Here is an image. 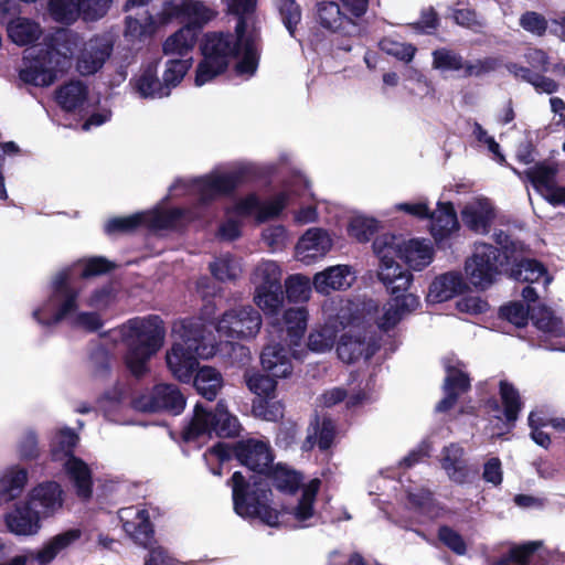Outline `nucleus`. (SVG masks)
<instances>
[{
  "label": "nucleus",
  "mask_w": 565,
  "mask_h": 565,
  "mask_svg": "<svg viewBox=\"0 0 565 565\" xmlns=\"http://www.w3.org/2000/svg\"><path fill=\"white\" fill-rule=\"evenodd\" d=\"M102 337L119 339L127 347L125 363L136 377L143 376L147 363L162 347L166 329L162 319L157 315L147 318H132L121 326L104 332Z\"/></svg>",
  "instance_id": "1"
},
{
  "label": "nucleus",
  "mask_w": 565,
  "mask_h": 565,
  "mask_svg": "<svg viewBox=\"0 0 565 565\" xmlns=\"http://www.w3.org/2000/svg\"><path fill=\"white\" fill-rule=\"evenodd\" d=\"M232 489L233 511L244 520H259L270 527L284 523V510L271 507L273 491L262 476H245L235 471L226 481Z\"/></svg>",
  "instance_id": "2"
},
{
  "label": "nucleus",
  "mask_w": 565,
  "mask_h": 565,
  "mask_svg": "<svg viewBox=\"0 0 565 565\" xmlns=\"http://www.w3.org/2000/svg\"><path fill=\"white\" fill-rule=\"evenodd\" d=\"M380 258L379 280L385 286L391 295L388 307L385 308L382 317L379 318L377 327L387 332L394 329L407 313H411L419 306V298L409 292L414 277L408 269L393 256L384 254L385 249H373Z\"/></svg>",
  "instance_id": "3"
},
{
  "label": "nucleus",
  "mask_w": 565,
  "mask_h": 565,
  "mask_svg": "<svg viewBox=\"0 0 565 565\" xmlns=\"http://www.w3.org/2000/svg\"><path fill=\"white\" fill-rule=\"evenodd\" d=\"M202 60L195 70L194 83L203 86L215 77L224 74L232 60L241 56L242 50L231 32H206L200 43Z\"/></svg>",
  "instance_id": "4"
},
{
  "label": "nucleus",
  "mask_w": 565,
  "mask_h": 565,
  "mask_svg": "<svg viewBox=\"0 0 565 565\" xmlns=\"http://www.w3.org/2000/svg\"><path fill=\"white\" fill-rule=\"evenodd\" d=\"M241 429L238 418L228 412L224 401H218L213 411L198 403L190 423L182 430V438L190 443L213 433L220 438H234Z\"/></svg>",
  "instance_id": "5"
},
{
  "label": "nucleus",
  "mask_w": 565,
  "mask_h": 565,
  "mask_svg": "<svg viewBox=\"0 0 565 565\" xmlns=\"http://www.w3.org/2000/svg\"><path fill=\"white\" fill-rule=\"evenodd\" d=\"M182 342H177L167 352L166 361L175 379L190 383L199 369V356L203 355L204 329L202 326L183 324Z\"/></svg>",
  "instance_id": "6"
},
{
  "label": "nucleus",
  "mask_w": 565,
  "mask_h": 565,
  "mask_svg": "<svg viewBox=\"0 0 565 565\" xmlns=\"http://www.w3.org/2000/svg\"><path fill=\"white\" fill-rule=\"evenodd\" d=\"M210 452L221 463L237 460L239 465L254 472L252 476H262L275 459L270 445L255 438L237 440L234 444L217 441L210 448Z\"/></svg>",
  "instance_id": "7"
},
{
  "label": "nucleus",
  "mask_w": 565,
  "mask_h": 565,
  "mask_svg": "<svg viewBox=\"0 0 565 565\" xmlns=\"http://www.w3.org/2000/svg\"><path fill=\"white\" fill-rule=\"evenodd\" d=\"M523 60L526 66L509 62L505 64L507 71L514 78L532 85L539 94L552 95L558 92L559 84L545 75L550 72L551 58L544 50L529 47L523 54Z\"/></svg>",
  "instance_id": "8"
},
{
  "label": "nucleus",
  "mask_w": 565,
  "mask_h": 565,
  "mask_svg": "<svg viewBox=\"0 0 565 565\" xmlns=\"http://www.w3.org/2000/svg\"><path fill=\"white\" fill-rule=\"evenodd\" d=\"M147 234L164 237L168 235H184L190 226L199 220L194 207L163 206L157 204L146 210Z\"/></svg>",
  "instance_id": "9"
},
{
  "label": "nucleus",
  "mask_w": 565,
  "mask_h": 565,
  "mask_svg": "<svg viewBox=\"0 0 565 565\" xmlns=\"http://www.w3.org/2000/svg\"><path fill=\"white\" fill-rule=\"evenodd\" d=\"M518 249H489V253H476L465 260V275L467 282L477 290L486 291L501 275H504L505 263L503 256Z\"/></svg>",
  "instance_id": "10"
},
{
  "label": "nucleus",
  "mask_w": 565,
  "mask_h": 565,
  "mask_svg": "<svg viewBox=\"0 0 565 565\" xmlns=\"http://www.w3.org/2000/svg\"><path fill=\"white\" fill-rule=\"evenodd\" d=\"M71 66V60L53 46L41 50L33 62L20 72L21 79L34 86L52 85Z\"/></svg>",
  "instance_id": "11"
},
{
  "label": "nucleus",
  "mask_w": 565,
  "mask_h": 565,
  "mask_svg": "<svg viewBox=\"0 0 565 565\" xmlns=\"http://www.w3.org/2000/svg\"><path fill=\"white\" fill-rule=\"evenodd\" d=\"M262 327V316L252 306L226 310L216 323V331L228 340H243L256 337Z\"/></svg>",
  "instance_id": "12"
},
{
  "label": "nucleus",
  "mask_w": 565,
  "mask_h": 565,
  "mask_svg": "<svg viewBox=\"0 0 565 565\" xmlns=\"http://www.w3.org/2000/svg\"><path fill=\"white\" fill-rule=\"evenodd\" d=\"M249 180L246 167L227 173L209 174L195 180L198 204L206 206L220 196L231 195L241 184Z\"/></svg>",
  "instance_id": "13"
},
{
  "label": "nucleus",
  "mask_w": 565,
  "mask_h": 565,
  "mask_svg": "<svg viewBox=\"0 0 565 565\" xmlns=\"http://www.w3.org/2000/svg\"><path fill=\"white\" fill-rule=\"evenodd\" d=\"M132 407L141 413L166 412L179 415L185 407V397L173 384H157L148 394L135 397Z\"/></svg>",
  "instance_id": "14"
},
{
  "label": "nucleus",
  "mask_w": 565,
  "mask_h": 565,
  "mask_svg": "<svg viewBox=\"0 0 565 565\" xmlns=\"http://www.w3.org/2000/svg\"><path fill=\"white\" fill-rule=\"evenodd\" d=\"M456 364H452V359L444 361L446 376L443 383V391L445 396L436 405V411L439 413H446L454 408L460 395L471 390V379L462 370L465 364L459 360Z\"/></svg>",
  "instance_id": "15"
},
{
  "label": "nucleus",
  "mask_w": 565,
  "mask_h": 565,
  "mask_svg": "<svg viewBox=\"0 0 565 565\" xmlns=\"http://www.w3.org/2000/svg\"><path fill=\"white\" fill-rule=\"evenodd\" d=\"M387 227L371 247H434L428 238L413 237L414 224L408 218L394 216Z\"/></svg>",
  "instance_id": "16"
},
{
  "label": "nucleus",
  "mask_w": 565,
  "mask_h": 565,
  "mask_svg": "<svg viewBox=\"0 0 565 565\" xmlns=\"http://www.w3.org/2000/svg\"><path fill=\"white\" fill-rule=\"evenodd\" d=\"M519 250L507 253V256L502 257L507 266L504 267V275L521 282L534 284L543 279L544 284H550L552 277L547 267L535 258L519 255Z\"/></svg>",
  "instance_id": "17"
},
{
  "label": "nucleus",
  "mask_w": 565,
  "mask_h": 565,
  "mask_svg": "<svg viewBox=\"0 0 565 565\" xmlns=\"http://www.w3.org/2000/svg\"><path fill=\"white\" fill-rule=\"evenodd\" d=\"M429 233L436 245L458 236L460 231V222L451 201H438L434 211L429 210Z\"/></svg>",
  "instance_id": "18"
},
{
  "label": "nucleus",
  "mask_w": 565,
  "mask_h": 565,
  "mask_svg": "<svg viewBox=\"0 0 565 565\" xmlns=\"http://www.w3.org/2000/svg\"><path fill=\"white\" fill-rule=\"evenodd\" d=\"M460 216L467 230L477 235H487L497 217V211L489 199L479 198L467 203L461 209Z\"/></svg>",
  "instance_id": "19"
},
{
  "label": "nucleus",
  "mask_w": 565,
  "mask_h": 565,
  "mask_svg": "<svg viewBox=\"0 0 565 565\" xmlns=\"http://www.w3.org/2000/svg\"><path fill=\"white\" fill-rule=\"evenodd\" d=\"M207 18L193 19L188 21L182 28L169 35L162 44L164 55H188L194 49V45L201 34Z\"/></svg>",
  "instance_id": "20"
},
{
  "label": "nucleus",
  "mask_w": 565,
  "mask_h": 565,
  "mask_svg": "<svg viewBox=\"0 0 565 565\" xmlns=\"http://www.w3.org/2000/svg\"><path fill=\"white\" fill-rule=\"evenodd\" d=\"M78 296L79 289L71 284L68 274L60 273L53 282V290L51 295V301L56 307L52 317L53 323L64 320L77 310Z\"/></svg>",
  "instance_id": "21"
},
{
  "label": "nucleus",
  "mask_w": 565,
  "mask_h": 565,
  "mask_svg": "<svg viewBox=\"0 0 565 565\" xmlns=\"http://www.w3.org/2000/svg\"><path fill=\"white\" fill-rule=\"evenodd\" d=\"M469 285L460 271L450 270L444 273L430 282L427 300L433 303L448 301L469 290Z\"/></svg>",
  "instance_id": "22"
},
{
  "label": "nucleus",
  "mask_w": 565,
  "mask_h": 565,
  "mask_svg": "<svg viewBox=\"0 0 565 565\" xmlns=\"http://www.w3.org/2000/svg\"><path fill=\"white\" fill-rule=\"evenodd\" d=\"M335 436L337 426L334 420L329 416L319 417L316 415L310 422L301 449L309 452L317 446L320 451H327L332 447Z\"/></svg>",
  "instance_id": "23"
},
{
  "label": "nucleus",
  "mask_w": 565,
  "mask_h": 565,
  "mask_svg": "<svg viewBox=\"0 0 565 565\" xmlns=\"http://www.w3.org/2000/svg\"><path fill=\"white\" fill-rule=\"evenodd\" d=\"M159 61L154 60L143 65L140 74L135 75L129 84L135 93L143 99L168 97L162 81L158 77Z\"/></svg>",
  "instance_id": "24"
},
{
  "label": "nucleus",
  "mask_w": 565,
  "mask_h": 565,
  "mask_svg": "<svg viewBox=\"0 0 565 565\" xmlns=\"http://www.w3.org/2000/svg\"><path fill=\"white\" fill-rule=\"evenodd\" d=\"M355 18L334 1H322L317 4V21L326 30L331 32L350 33V28H355Z\"/></svg>",
  "instance_id": "25"
},
{
  "label": "nucleus",
  "mask_w": 565,
  "mask_h": 565,
  "mask_svg": "<svg viewBox=\"0 0 565 565\" xmlns=\"http://www.w3.org/2000/svg\"><path fill=\"white\" fill-rule=\"evenodd\" d=\"M262 478H265L270 488L274 487L284 494L294 495L300 489L303 476L287 465L273 462L262 473Z\"/></svg>",
  "instance_id": "26"
},
{
  "label": "nucleus",
  "mask_w": 565,
  "mask_h": 565,
  "mask_svg": "<svg viewBox=\"0 0 565 565\" xmlns=\"http://www.w3.org/2000/svg\"><path fill=\"white\" fill-rule=\"evenodd\" d=\"M440 466L457 484H465L470 480L471 469L465 459V449L459 444L452 443L443 448Z\"/></svg>",
  "instance_id": "27"
},
{
  "label": "nucleus",
  "mask_w": 565,
  "mask_h": 565,
  "mask_svg": "<svg viewBox=\"0 0 565 565\" xmlns=\"http://www.w3.org/2000/svg\"><path fill=\"white\" fill-rule=\"evenodd\" d=\"M348 265L330 266L313 276V287L317 292L328 295L330 290H344L351 287L354 276Z\"/></svg>",
  "instance_id": "28"
},
{
  "label": "nucleus",
  "mask_w": 565,
  "mask_h": 565,
  "mask_svg": "<svg viewBox=\"0 0 565 565\" xmlns=\"http://www.w3.org/2000/svg\"><path fill=\"white\" fill-rule=\"evenodd\" d=\"M386 224L379 218L366 215L356 214L349 220L347 233L349 237L359 244L373 243L386 231Z\"/></svg>",
  "instance_id": "29"
},
{
  "label": "nucleus",
  "mask_w": 565,
  "mask_h": 565,
  "mask_svg": "<svg viewBox=\"0 0 565 565\" xmlns=\"http://www.w3.org/2000/svg\"><path fill=\"white\" fill-rule=\"evenodd\" d=\"M260 363L265 372L276 377H287L292 372L290 350L279 343L264 347Z\"/></svg>",
  "instance_id": "30"
},
{
  "label": "nucleus",
  "mask_w": 565,
  "mask_h": 565,
  "mask_svg": "<svg viewBox=\"0 0 565 565\" xmlns=\"http://www.w3.org/2000/svg\"><path fill=\"white\" fill-rule=\"evenodd\" d=\"M108 236H130L147 233L146 210L129 215L109 217L103 226Z\"/></svg>",
  "instance_id": "31"
},
{
  "label": "nucleus",
  "mask_w": 565,
  "mask_h": 565,
  "mask_svg": "<svg viewBox=\"0 0 565 565\" xmlns=\"http://www.w3.org/2000/svg\"><path fill=\"white\" fill-rule=\"evenodd\" d=\"M66 475L72 481L76 495L82 501L93 497V475L88 465L79 457L72 456L64 465Z\"/></svg>",
  "instance_id": "32"
},
{
  "label": "nucleus",
  "mask_w": 565,
  "mask_h": 565,
  "mask_svg": "<svg viewBox=\"0 0 565 565\" xmlns=\"http://www.w3.org/2000/svg\"><path fill=\"white\" fill-rule=\"evenodd\" d=\"M499 394L504 416V423L502 424L504 430L498 434V436H501L509 434L515 427L519 415L523 408V402L518 388L508 381H500Z\"/></svg>",
  "instance_id": "33"
},
{
  "label": "nucleus",
  "mask_w": 565,
  "mask_h": 565,
  "mask_svg": "<svg viewBox=\"0 0 565 565\" xmlns=\"http://www.w3.org/2000/svg\"><path fill=\"white\" fill-rule=\"evenodd\" d=\"M375 353V349L364 337H355L349 332L341 334L337 344L338 358L347 363L352 364L360 359L370 360Z\"/></svg>",
  "instance_id": "34"
},
{
  "label": "nucleus",
  "mask_w": 565,
  "mask_h": 565,
  "mask_svg": "<svg viewBox=\"0 0 565 565\" xmlns=\"http://www.w3.org/2000/svg\"><path fill=\"white\" fill-rule=\"evenodd\" d=\"M6 523L10 532L18 535H31L40 529L39 512L29 504L18 507L6 516Z\"/></svg>",
  "instance_id": "35"
},
{
  "label": "nucleus",
  "mask_w": 565,
  "mask_h": 565,
  "mask_svg": "<svg viewBox=\"0 0 565 565\" xmlns=\"http://www.w3.org/2000/svg\"><path fill=\"white\" fill-rule=\"evenodd\" d=\"M321 486V481L318 478H315L309 481V483L303 487L302 493L298 503L292 509L282 505L280 510H284V516L287 514L294 515L295 520L305 526L303 523L311 519L315 514V502L317 499V494L319 492Z\"/></svg>",
  "instance_id": "36"
},
{
  "label": "nucleus",
  "mask_w": 565,
  "mask_h": 565,
  "mask_svg": "<svg viewBox=\"0 0 565 565\" xmlns=\"http://www.w3.org/2000/svg\"><path fill=\"white\" fill-rule=\"evenodd\" d=\"M193 386L198 394L207 401H214L223 387V376L213 366H202L193 374Z\"/></svg>",
  "instance_id": "37"
},
{
  "label": "nucleus",
  "mask_w": 565,
  "mask_h": 565,
  "mask_svg": "<svg viewBox=\"0 0 565 565\" xmlns=\"http://www.w3.org/2000/svg\"><path fill=\"white\" fill-rule=\"evenodd\" d=\"M88 97V87L82 81H70L56 90V102L67 113L82 107Z\"/></svg>",
  "instance_id": "38"
},
{
  "label": "nucleus",
  "mask_w": 565,
  "mask_h": 565,
  "mask_svg": "<svg viewBox=\"0 0 565 565\" xmlns=\"http://www.w3.org/2000/svg\"><path fill=\"white\" fill-rule=\"evenodd\" d=\"M205 9L192 0H169L164 2L161 11V22L168 23L173 19H193L206 18L204 15Z\"/></svg>",
  "instance_id": "39"
},
{
  "label": "nucleus",
  "mask_w": 565,
  "mask_h": 565,
  "mask_svg": "<svg viewBox=\"0 0 565 565\" xmlns=\"http://www.w3.org/2000/svg\"><path fill=\"white\" fill-rule=\"evenodd\" d=\"M82 537L79 529H68L49 540L47 543L38 552L36 559L41 564L51 563L58 553L71 546Z\"/></svg>",
  "instance_id": "40"
},
{
  "label": "nucleus",
  "mask_w": 565,
  "mask_h": 565,
  "mask_svg": "<svg viewBox=\"0 0 565 565\" xmlns=\"http://www.w3.org/2000/svg\"><path fill=\"white\" fill-rule=\"evenodd\" d=\"M124 530L137 544L143 547H150L153 541L154 530L147 510H139L135 520L126 521L124 523Z\"/></svg>",
  "instance_id": "41"
},
{
  "label": "nucleus",
  "mask_w": 565,
  "mask_h": 565,
  "mask_svg": "<svg viewBox=\"0 0 565 565\" xmlns=\"http://www.w3.org/2000/svg\"><path fill=\"white\" fill-rule=\"evenodd\" d=\"M7 31L10 40L20 46L36 42L42 34L40 24L26 18L10 21Z\"/></svg>",
  "instance_id": "42"
},
{
  "label": "nucleus",
  "mask_w": 565,
  "mask_h": 565,
  "mask_svg": "<svg viewBox=\"0 0 565 565\" xmlns=\"http://www.w3.org/2000/svg\"><path fill=\"white\" fill-rule=\"evenodd\" d=\"M137 9L141 11L136 12L135 15L126 17V35L138 40L153 35L158 28L153 15L146 7Z\"/></svg>",
  "instance_id": "43"
},
{
  "label": "nucleus",
  "mask_w": 565,
  "mask_h": 565,
  "mask_svg": "<svg viewBox=\"0 0 565 565\" xmlns=\"http://www.w3.org/2000/svg\"><path fill=\"white\" fill-rule=\"evenodd\" d=\"M79 440L78 435L68 427L60 429L50 444V456L53 461L71 459Z\"/></svg>",
  "instance_id": "44"
},
{
  "label": "nucleus",
  "mask_w": 565,
  "mask_h": 565,
  "mask_svg": "<svg viewBox=\"0 0 565 565\" xmlns=\"http://www.w3.org/2000/svg\"><path fill=\"white\" fill-rule=\"evenodd\" d=\"M28 482V470L13 467L0 479V500H13L23 491Z\"/></svg>",
  "instance_id": "45"
},
{
  "label": "nucleus",
  "mask_w": 565,
  "mask_h": 565,
  "mask_svg": "<svg viewBox=\"0 0 565 565\" xmlns=\"http://www.w3.org/2000/svg\"><path fill=\"white\" fill-rule=\"evenodd\" d=\"M533 324L541 331L550 333L554 337L565 335V327L561 318L546 306L542 305L533 308L531 317Z\"/></svg>",
  "instance_id": "46"
},
{
  "label": "nucleus",
  "mask_w": 565,
  "mask_h": 565,
  "mask_svg": "<svg viewBox=\"0 0 565 565\" xmlns=\"http://www.w3.org/2000/svg\"><path fill=\"white\" fill-rule=\"evenodd\" d=\"M286 335L290 343L297 344L307 329L308 311L306 308H289L282 315Z\"/></svg>",
  "instance_id": "47"
},
{
  "label": "nucleus",
  "mask_w": 565,
  "mask_h": 565,
  "mask_svg": "<svg viewBox=\"0 0 565 565\" xmlns=\"http://www.w3.org/2000/svg\"><path fill=\"white\" fill-rule=\"evenodd\" d=\"M63 490L55 481L39 484L33 490V499L40 503L46 512H54L63 504Z\"/></svg>",
  "instance_id": "48"
},
{
  "label": "nucleus",
  "mask_w": 565,
  "mask_h": 565,
  "mask_svg": "<svg viewBox=\"0 0 565 565\" xmlns=\"http://www.w3.org/2000/svg\"><path fill=\"white\" fill-rule=\"evenodd\" d=\"M529 427L531 428V438L532 440L547 449L551 445V437L547 433L541 430V427H544L546 425L552 426L555 430L559 433H565V418L555 417L551 418L548 420L540 419V422H536L535 419V412H531L527 417Z\"/></svg>",
  "instance_id": "49"
},
{
  "label": "nucleus",
  "mask_w": 565,
  "mask_h": 565,
  "mask_svg": "<svg viewBox=\"0 0 565 565\" xmlns=\"http://www.w3.org/2000/svg\"><path fill=\"white\" fill-rule=\"evenodd\" d=\"M541 546V541H530L520 545H513L508 553L500 556L497 565H530L533 555Z\"/></svg>",
  "instance_id": "50"
},
{
  "label": "nucleus",
  "mask_w": 565,
  "mask_h": 565,
  "mask_svg": "<svg viewBox=\"0 0 565 565\" xmlns=\"http://www.w3.org/2000/svg\"><path fill=\"white\" fill-rule=\"evenodd\" d=\"M285 300V294L282 288H265L256 287L254 301L266 315H277Z\"/></svg>",
  "instance_id": "51"
},
{
  "label": "nucleus",
  "mask_w": 565,
  "mask_h": 565,
  "mask_svg": "<svg viewBox=\"0 0 565 565\" xmlns=\"http://www.w3.org/2000/svg\"><path fill=\"white\" fill-rule=\"evenodd\" d=\"M394 258L401 260L408 269L420 271L427 267L435 256V249H393Z\"/></svg>",
  "instance_id": "52"
},
{
  "label": "nucleus",
  "mask_w": 565,
  "mask_h": 565,
  "mask_svg": "<svg viewBox=\"0 0 565 565\" xmlns=\"http://www.w3.org/2000/svg\"><path fill=\"white\" fill-rule=\"evenodd\" d=\"M191 66L192 58H171L167 61L162 83L168 96L171 94V89L182 82Z\"/></svg>",
  "instance_id": "53"
},
{
  "label": "nucleus",
  "mask_w": 565,
  "mask_h": 565,
  "mask_svg": "<svg viewBox=\"0 0 565 565\" xmlns=\"http://www.w3.org/2000/svg\"><path fill=\"white\" fill-rule=\"evenodd\" d=\"M557 172L558 170L555 164L542 161L525 170V175L534 188H545L550 191L554 185Z\"/></svg>",
  "instance_id": "54"
},
{
  "label": "nucleus",
  "mask_w": 565,
  "mask_h": 565,
  "mask_svg": "<svg viewBox=\"0 0 565 565\" xmlns=\"http://www.w3.org/2000/svg\"><path fill=\"white\" fill-rule=\"evenodd\" d=\"M288 202L289 194L285 191L275 194L270 200L260 201L258 213L255 215L256 223L263 224L269 220L277 218L287 207Z\"/></svg>",
  "instance_id": "55"
},
{
  "label": "nucleus",
  "mask_w": 565,
  "mask_h": 565,
  "mask_svg": "<svg viewBox=\"0 0 565 565\" xmlns=\"http://www.w3.org/2000/svg\"><path fill=\"white\" fill-rule=\"evenodd\" d=\"M282 271L279 265L275 262H264L255 270L254 282L256 287L265 288H282L281 285Z\"/></svg>",
  "instance_id": "56"
},
{
  "label": "nucleus",
  "mask_w": 565,
  "mask_h": 565,
  "mask_svg": "<svg viewBox=\"0 0 565 565\" xmlns=\"http://www.w3.org/2000/svg\"><path fill=\"white\" fill-rule=\"evenodd\" d=\"M242 57L235 64V73L237 75H254L259 63V54L257 52L255 39L248 38L245 46H242Z\"/></svg>",
  "instance_id": "57"
},
{
  "label": "nucleus",
  "mask_w": 565,
  "mask_h": 565,
  "mask_svg": "<svg viewBox=\"0 0 565 565\" xmlns=\"http://www.w3.org/2000/svg\"><path fill=\"white\" fill-rule=\"evenodd\" d=\"M288 301L305 302L311 294L310 281L302 275H291L285 281V291Z\"/></svg>",
  "instance_id": "58"
},
{
  "label": "nucleus",
  "mask_w": 565,
  "mask_h": 565,
  "mask_svg": "<svg viewBox=\"0 0 565 565\" xmlns=\"http://www.w3.org/2000/svg\"><path fill=\"white\" fill-rule=\"evenodd\" d=\"M499 317L518 328H523L531 317L530 306L522 301H510L499 308Z\"/></svg>",
  "instance_id": "59"
},
{
  "label": "nucleus",
  "mask_w": 565,
  "mask_h": 565,
  "mask_svg": "<svg viewBox=\"0 0 565 565\" xmlns=\"http://www.w3.org/2000/svg\"><path fill=\"white\" fill-rule=\"evenodd\" d=\"M433 67L439 71H461L465 67V58L457 52L441 47L433 52Z\"/></svg>",
  "instance_id": "60"
},
{
  "label": "nucleus",
  "mask_w": 565,
  "mask_h": 565,
  "mask_svg": "<svg viewBox=\"0 0 565 565\" xmlns=\"http://www.w3.org/2000/svg\"><path fill=\"white\" fill-rule=\"evenodd\" d=\"M379 47L385 54L395 57L404 63H411L416 54V46L412 43H401L391 38H383Z\"/></svg>",
  "instance_id": "61"
},
{
  "label": "nucleus",
  "mask_w": 565,
  "mask_h": 565,
  "mask_svg": "<svg viewBox=\"0 0 565 565\" xmlns=\"http://www.w3.org/2000/svg\"><path fill=\"white\" fill-rule=\"evenodd\" d=\"M277 379L278 377L271 375L268 372L265 374L254 373L248 376L246 384L249 391L254 394L264 398H269L271 396L274 397L275 395Z\"/></svg>",
  "instance_id": "62"
},
{
  "label": "nucleus",
  "mask_w": 565,
  "mask_h": 565,
  "mask_svg": "<svg viewBox=\"0 0 565 565\" xmlns=\"http://www.w3.org/2000/svg\"><path fill=\"white\" fill-rule=\"evenodd\" d=\"M280 19L290 36L295 38L297 25L301 21V8L296 0H278Z\"/></svg>",
  "instance_id": "63"
},
{
  "label": "nucleus",
  "mask_w": 565,
  "mask_h": 565,
  "mask_svg": "<svg viewBox=\"0 0 565 565\" xmlns=\"http://www.w3.org/2000/svg\"><path fill=\"white\" fill-rule=\"evenodd\" d=\"M49 8L54 20L62 23H71L76 20L78 13L77 0H50Z\"/></svg>",
  "instance_id": "64"
}]
</instances>
